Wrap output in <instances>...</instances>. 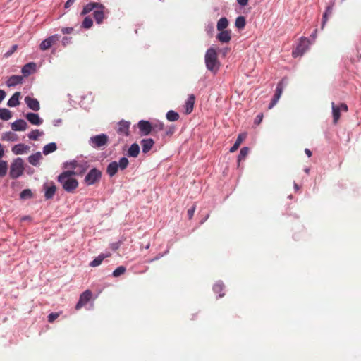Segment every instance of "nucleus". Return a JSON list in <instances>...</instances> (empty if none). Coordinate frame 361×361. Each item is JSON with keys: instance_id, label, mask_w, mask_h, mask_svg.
Wrapping results in <instances>:
<instances>
[{"instance_id": "1", "label": "nucleus", "mask_w": 361, "mask_h": 361, "mask_svg": "<svg viewBox=\"0 0 361 361\" xmlns=\"http://www.w3.org/2000/svg\"><path fill=\"white\" fill-rule=\"evenodd\" d=\"M207 68L216 73L220 68V62L218 60L216 51L213 47L207 49L204 56Z\"/></svg>"}, {"instance_id": "2", "label": "nucleus", "mask_w": 361, "mask_h": 361, "mask_svg": "<svg viewBox=\"0 0 361 361\" xmlns=\"http://www.w3.org/2000/svg\"><path fill=\"white\" fill-rule=\"evenodd\" d=\"M23 160L18 157L11 164L10 176L11 178L16 179L23 174Z\"/></svg>"}, {"instance_id": "3", "label": "nucleus", "mask_w": 361, "mask_h": 361, "mask_svg": "<svg viewBox=\"0 0 361 361\" xmlns=\"http://www.w3.org/2000/svg\"><path fill=\"white\" fill-rule=\"evenodd\" d=\"M109 137L105 134H100L90 137L89 143L94 148H101L107 145Z\"/></svg>"}, {"instance_id": "4", "label": "nucleus", "mask_w": 361, "mask_h": 361, "mask_svg": "<svg viewBox=\"0 0 361 361\" xmlns=\"http://www.w3.org/2000/svg\"><path fill=\"white\" fill-rule=\"evenodd\" d=\"M58 181L61 183L63 188L68 192H72L78 186V180L73 178H66L63 180L58 178Z\"/></svg>"}, {"instance_id": "5", "label": "nucleus", "mask_w": 361, "mask_h": 361, "mask_svg": "<svg viewBox=\"0 0 361 361\" xmlns=\"http://www.w3.org/2000/svg\"><path fill=\"white\" fill-rule=\"evenodd\" d=\"M102 176V173L99 170L94 168L92 169L85 178V182L87 185H93L98 182Z\"/></svg>"}, {"instance_id": "6", "label": "nucleus", "mask_w": 361, "mask_h": 361, "mask_svg": "<svg viewBox=\"0 0 361 361\" xmlns=\"http://www.w3.org/2000/svg\"><path fill=\"white\" fill-rule=\"evenodd\" d=\"M308 45L309 40L307 38L301 39L295 49L293 51V56L296 58L302 56L307 51Z\"/></svg>"}, {"instance_id": "7", "label": "nucleus", "mask_w": 361, "mask_h": 361, "mask_svg": "<svg viewBox=\"0 0 361 361\" xmlns=\"http://www.w3.org/2000/svg\"><path fill=\"white\" fill-rule=\"evenodd\" d=\"M285 81V78H283L278 84L276 89V92L271 99V102H270L269 105V109H272L278 102L279 99H280L282 92H283V82Z\"/></svg>"}, {"instance_id": "8", "label": "nucleus", "mask_w": 361, "mask_h": 361, "mask_svg": "<svg viewBox=\"0 0 361 361\" xmlns=\"http://www.w3.org/2000/svg\"><path fill=\"white\" fill-rule=\"evenodd\" d=\"M137 127L143 135H149L153 130L152 124L150 122L145 120H141L137 123Z\"/></svg>"}, {"instance_id": "9", "label": "nucleus", "mask_w": 361, "mask_h": 361, "mask_svg": "<svg viewBox=\"0 0 361 361\" xmlns=\"http://www.w3.org/2000/svg\"><path fill=\"white\" fill-rule=\"evenodd\" d=\"M92 295V292L89 290H87L85 292H83L80 295L79 301L75 305V309L78 310L81 309L83 306H85L90 300Z\"/></svg>"}, {"instance_id": "10", "label": "nucleus", "mask_w": 361, "mask_h": 361, "mask_svg": "<svg viewBox=\"0 0 361 361\" xmlns=\"http://www.w3.org/2000/svg\"><path fill=\"white\" fill-rule=\"evenodd\" d=\"M130 123L126 121H121L118 123V128L116 132L119 134L124 135L126 136L129 135V128Z\"/></svg>"}, {"instance_id": "11", "label": "nucleus", "mask_w": 361, "mask_h": 361, "mask_svg": "<svg viewBox=\"0 0 361 361\" xmlns=\"http://www.w3.org/2000/svg\"><path fill=\"white\" fill-rule=\"evenodd\" d=\"M25 102L26 103V104L29 107V109H30L33 111H39L40 109L39 102L35 98H32L29 96H27L25 98Z\"/></svg>"}, {"instance_id": "12", "label": "nucleus", "mask_w": 361, "mask_h": 361, "mask_svg": "<svg viewBox=\"0 0 361 361\" xmlns=\"http://www.w3.org/2000/svg\"><path fill=\"white\" fill-rule=\"evenodd\" d=\"M216 39L222 43H228L231 39V30H226L219 31L216 35Z\"/></svg>"}, {"instance_id": "13", "label": "nucleus", "mask_w": 361, "mask_h": 361, "mask_svg": "<svg viewBox=\"0 0 361 361\" xmlns=\"http://www.w3.org/2000/svg\"><path fill=\"white\" fill-rule=\"evenodd\" d=\"M104 9L105 7L104 5L101 4V7H98L94 11V18L97 24H101L103 22V20L105 18L104 15Z\"/></svg>"}, {"instance_id": "14", "label": "nucleus", "mask_w": 361, "mask_h": 361, "mask_svg": "<svg viewBox=\"0 0 361 361\" xmlns=\"http://www.w3.org/2000/svg\"><path fill=\"white\" fill-rule=\"evenodd\" d=\"M25 118L32 125L40 126L43 123V120L37 114L27 113Z\"/></svg>"}, {"instance_id": "15", "label": "nucleus", "mask_w": 361, "mask_h": 361, "mask_svg": "<svg viewBox=\"0 0 361 361\" xmlns=\"http://www.w3.org/2000/svg\"><path fill=\"white\" fill-rule=\"evenodd\" d=\"M27 124L23 119L16 120L11 124V128L15 131H24L27 129Z\"/></svg>"}, {"instance_id": "16", "label": "nucleus", "mask_w": 361, "mask_h": 361, "mask_svg": "<svg viewBox=\"0 0 361 361\" xmlns=\"http://www.w3.org/2000/svg\"><path fill=\"white\" fill-rule=\"evenodd\" d=\"M195 101V97L194 94H191L188 96V99L185 102V111L186 114H190L194 108V104Z\"/></svg>"}, {"instance_id": "17", "label": "nucleus", "mask_w": 361, "mask_h": 361, "mask_svg": "<svg viewBox=\"0 0 361 361\" xmlns=\"http://www.w3.org/2000/svg\"><path fill=\"white\" fill-rule=\"evenodd\" d=\"M140 143L142 149V152L146 154L151 150L154 144V142L152 138H147L143 139Z\"/></svg>"}, {"instance_id": "18", "label": "nucleus", "mask_w": 361, "mask_h": 361, "mask_svg": "<svg viewBox=\"0 0 361 361\" xmlns=\"http://www.w3.org/2000/svg\"><path fill=\"white\" fill-rule=\"evenodd\" d=\"M98 7H101V4L97 2H90L84 6L80 14L82 16H85L92 11L96 10Z\"/></svg>"}, {"instance_id": "19", "label": "nucleus", "mask_w": 361, "mask_h": 361, "mask_svg": "<svg viewBox=\"0 0 361 361\" xmlns=\"http://www.w3.org/2000/svg\"><path fill=\"white\" fill-rule=\"evenodd\" d=\"M140 153V147L138 144L133 143L130 145L128 150V156L131 157H137Z\"/></svg>"}, {"instance_id": "20", "label": "nucleus", "mask_w": 361, "mask_h": 361, "mask_svg": "<svg viewBox=\"0 0 361 361\" xmlns=\"http://www.w3.org/2000/svg\"><path fill=\"white\" fill-rule=\"evenodd\" d=\"M29 147L24 144H18L13 147L12 152L15 154H22L27 152Z\"/></svg>"}, {"instance_id": "21", "label": "nucleus", "mask_w": 361, "mask_h": 361, "mask_svg": "<svg viewBox=\"0 0 361 361\" xmlns=\"http://www.w3.org/2000/svg\"><path fill=\"white\" fill-rule=\"evenodd\" d=\"M23 77L20 75H12L11 76L7 82L6 85L8 87H13L22 82Z\"/></svg>"}, {"instance_id": "22", "label": "nucleus", "mask_w": 361, "mask_h": 361, "mask_svg": "<svg viewBox=\"0 0 361 361\" xmlns=\"http://www.w3.org/2000/svg\"><path fill=\"white\" fill-rule=\"evenodd\" d=\"M118 164L116 161L111 162L106 168V173L109 175V176H114L118 170Z\"/></svg>"}, {"instance_id": "23", "label": "nucleus", "mask_w": 361, "mask_h": 361, "mask_svg": "<svg viewBox=\"0 0 361 361\" xmlns=\"http://www.w3.org/2000/svg\"><path fill=\"white\" fill-rule=\"evenodd\" d=\"M20 93L19 92H15L8 101L7 105L10 107H15L19 105V98Z\"/></svg>"}, {"instance_id": "24", "label": "nucleus", "mask_w": 361, "mask_h": 361, "mask_svg": "<svg viewBox=\"0 0 361 361\" xmlns=\"http://www.w3.org/2000/svg\"><path fill=\"white\" fill-rule=\"evenodd\" d=\"M56 191V185L52 183L51 186H45L44 197L47 200L51 199L55 195Z\"/></svg>"}, {"instance_id": "25", "label": "nucleus", "mask_w": 361, "mask_h": 361, "mask_svg": "<svg viewBox=\"0 0 361 361\" xmlns=\"http://www.w3.org/2000/svg\"><path fill=\"white\" fill-rule=\"evenodd\" d=\"M111 256V254L110 253H107V254H101L99 255L98 257H97L94 260H92L90 265L91 267H97L99 265H100L102 262V261L106 258V257H109Z\"/></svg>"}, {"instance_id": "26", "label": "nucleus", "mask_w": 361, "mask_h": 361, "mask_svg": "<svg viewBox=\"0 0 361 361\" xmlns=\"http://www.w3.org/2000/svg\"><path fill=\"white\" fill-rule=\"evenodd\" d=\"M246 138V134H240L238 135L236 140H235V142L234 143V145L231 147V148L230 149V152H235L239 146L240 145V144L242 143V142Z\"/></svg>"}, {"instance_id": "27", "label": "nucleus", "mask_w": 361, "mask_h": 361, "mask_svg": "<svg viewBox=\"0 0 361 361\" xmlns=\"http://www.w3.org/2000/svg\"><path fill=\"white\" fill-rule=\"evenodd\" d=\"M36 65L35 63H29L25 64L22 68V73L26 76L31 74L35 70Z\"/></svg>"}, {"instance_id": "28", "label": "nucleus", "mask_w": 361, "mask_h": 361, "mask_svg": "<svg viewBox=\"0 0 361 361\" xmlns=\"http://www.w3.org/2000/svg\"><path fill=\"white\" fill-rule=\"evenodd\" d=\"M42 158V157L41 153L37 152L34 154L30 155L28 157V161L30 164L36 166L39 164V162Z\"/></svg>"}, {"instance_id": "29", "label": "nucleus", "mask_w": 361, "mask_h": 361, "mask_svg": "<svg viewBox=\"0 0 361 361\" xmlns=\"http://www.w3.org/2000/svg\"><path fill=\"white\" fill-rule=\"evenodd\" d=\"M228 26V20L226 17L221 18L216 25L218 31L226 30L225 29Z\"/></svg>"}, {"instance_id": "30", "label": "nucleus", "mask_w": 361, "mask_h": 361, "mask_svg": "<svg viewBox=\"0 0 361 361\" xmlns=\"http://www.w3.org/2000/svg\"><path fill=\"white\" fill-rule=\"evenodd\" d=\"M333 6H334V3H332L331 5L328 6L326 7V11H325V12H324V13L323 14V16H322V28L324 27L325 23L328 20L329 16L331 15L332 11H333Z\"/></svg>"}, {"instance_id": "31", "label": "nucleus", "mask_w": 361, "mask_h": 361, "mask_svg": "<svg viewBox=\"0 0 361 361\" xmlns=\"http://www.w3.org/2000/svg\"><path fill=\"white\" fill-rule=\"evenodd\" d=\"M332 107V114L334 118V123H336L340 118L341 116V110L338 107L334 104V102H331Z\"/></svg>"}, {"instance_id": "32", "label": "nucleus", "mask_w": 361, "mask_h": 361, "mask_svg": "<svg viewBox=\"0 0 361 361\" xmlns=\"http://www.w3.org/2000/svg\"><path fill=\"white\" fill-rule=\"evenodd\" d=\"M56 149H57L56 144L55 142H50L44 147L43 153H44V154L47 155V154L56 151Z\"/></svg>"}, {"instance_id": "33", "label": "nucleus", "mask_w": 361, "mask_h": 361, "mask_svg": "<svg viewBox=\"0 0 361 361\" xmlns=\"http://www.w3.org/2000/svg\"><path fill=\"white\" fill-rule=\"evenodd\" d=\"M1 139L2 140L14 142L18 140V137L16 134L12 132H7L2 135Z\"/></svg>"}, {"instance_id": "34", "label": "nucleus", "mask_w": 361, "mask_h": 361, "mask_svg": "<svg viewBox=\"0 0 361 361\" xmlns=\"http://www.w3.org/2000/svg\"><path fill=\"white\" fill-rule=\"evenodd\" d=\"M224 289V285L221 282H217L213 286L214 291L216 293H219V298H221L224 295V293H223Z\"/></svg>"}, {"instance_id": "35", "label": "nucleus", "mask_w": 361, "mask_h": 361, "mask_svg": "<svg viewBox=\"0 0 361 361\" xmlns=\"http://www.w3.org/2000/svg\"><path fill=\"white\" fill-rule=\"evenodd\" d=\"M12 117L11 111L7 109H0V118L4 121H8Z\"/></svg>"}, {"instance_id": "36", "label": "nucleus", "mask_w": 361, "mask_h": 361, "mask_svg": "<svg viewBox=\"0 0 361 361\" xmlns=\"http://www.w3.org/2000/svg\"><path fill=\"white\" fill-rule=\"evenodd\" d=\"M166 117L169 121H176L179 119L180 116L177 112L170 110L166 113Z\"/></svg>"}, {"instance_id": "37", "label": "nucleus", "mask_w": 361, "mask_h": 361, "mask_svg": "<svg viewBox=\"0 0 361 361\" xmlns=\"http://www.w3.org/2000/svg\"><path fill=\"white\" fill-rule=\"evenodd\" d=\"M246 25V20L244 16H238L235 19V25L238 29H243Z\"/></svg>"}, {"instance_id": "38", "label": "nucleus", "mask_w": 361, "mask_h": 361, "mask_svg": "<svg viewBox=\"0 0 361 361\" xmlns=\"http://www.w3.org/2000/svg\"><path fill=\"white\" fill-rule=\"evenodd\" d=\"M8 171V164L7 161L4 160H0V177L3 178L6 175Z\"/></svg>"}, {"instance_id": "39", "label": "nucleus", "mask_w": 361, "mask_h": 361, "mask_svg": "<svg viewBox=\"0 0 361 361\" xmlns=\"http://www.w3.org/2000/svg\"><path fill=\"white\" fill-rule=\"evenodd\" d=\"M43 132L39 131V130H32L29 134L28 137L32 140H37L39 137L43 135Z\"/></svg>"}, {"instance_id": "40", "label": "nucleus", "mask_w": 361, "mask_h": 361, "mask_svg": "<svg viewBox=\"0 0 361 361\" xmlns=\"http://www.w3.org/2000/svg\"><path fill=\"white\" fill-rule=\"evenodd\" d=\"M75 174L76 172L74 170H68L61 173L58 177L59 179L63 180L66 178H72L71 176Z\"/></svg>"}, {"instance_id": "41", "label": "nucleus", "mask_w": 361, "mask_h": 361, "mask_svg": "<svg viewBox=\"0 0 361 361\" xmlns=\"http://www.w3.org/2000/svg\"><path fill=\"white\" fill-rule=\"evenodd\" d=\"M93 25V20L90 16H87L84 18L82 27L85 29L90 28Z\"/></svg>"}, {"instance_id": "42", "label": "nucleus", "mask_w": 361, "mask_h": 361, "mask_svg": "<svg viewBox=\"0 0 361 361\" xmlns=\"http://www.w3.org/2000/svg\"><path fill=\"white\" fill-rule=\"evenodd\" d=\"M249 152V148L247 147H244L241 148L240 151V154L238 157V161H240L242 160H244L245 157L247 156Z\"/></svg>"}, {"instance_id": "43", "label": "nucleus", "mask_w": 361, "mask_h": 361, "mask_svg": "<svg viewBox=\"0 0 361 361\" xmlns=\"http://www.w3.org/2000/svg\"><path fill=\"white\" fill-rule=\"evenodd\" d=\"M126 267H123V266H119L118 267H117L114 271H113V274L112 275L114 276V277H118L120 276L121 275L123 274L125 272H126Z\"/></svg>"}, {"instance_id": "44", "label": "nucleus", "mask_w": 361, "mask_h": 361, "mask_svg": "<svg viewBox=\"0 0 361 361\" xmlns=\"http://www.w3.org/2000/svg\"><path fill=\"white\" fill-rule=\"evenodd\" d=\"M128 164H129V161H128V159L126 157L121 158L119 159V162L118 163V167L121 170H124L125 169H126L127 166H128Z\"/></svg>"}, {"instance_id": "45", "label": "nucleus", "mask_w": 361, "mask_h": 361, "mask_svg": "<svg viewBox=\"0 0 361 361\" xmlns=\"http://www.w3.org/2000/svg\"><path fill=\"white\" fill-rule=\"evenodd\" d=\"M32 197V192L30 189H25L20 194V197L21 199H29L31 198Z\"/></svg>"}, {"instance_id": "46", "label": "nucleus", "mask_w": 361, "mask_h": 361, "mask_svg": "<svg viewBox=\"0 0 361 361\" xmlns=\"http://www.w3.org/2000/svg\"><path fill=\"white\" fill-rule=\"evenodd\" d=\"M51 47V45L50 44V42L49 41V39L47 38L45 39L44 40H43L40 45H39V48L42 51H45V50H47L49 49L50 47Z\"/></svg>"}, {"instance_id": "47", "label": "nucleus", "mask_w": 361, "mask_h": 361, "mask_svg": "<svg viewBox=\"0 0 361 361\" xmlns=\"http://www.w3.org/2000/svg\"><path fill=\"white\" fill-rule=\"evenodd\" d=\"M153 130L152 131L157 133L159 131H161L164 129V125L163 123H158L152 125Z\"/></svg>"}, {"instance_id": "48", "label": "nucleus", "mask_w": 361, "mask_h": 361, "mask_svg": "<svg viewBox=\"0 0 361 361\" xmlns=\"http://www.w3.org/2000/svg\"><path fill=\"white\" fill-rule=\"evenodd\" d=\"M60 36L59 35H54L50 37H49L47 39L50 42V44L52 46L54 44H55L56 42L59 40Z\"/></svg>"}, {"instance_id": "49", "label": "nucleus", "mask_w": 361, "mask_h": 361, "mask_svg": "<svg viewBox=\"0 0 361 361\" xmlns=\"http://www.w3.org/2000/svg\"><path fill=\"white\" fill-rule=\"evenodd\" d=\"M59 316V313H51L49 316H48V322H50V323H52L54 321H55Z\"/></svg>"}, {"instance_id": "50", "label": "nucleus", "mask_w": 361, "mask_h": 361, "mask_svg": "<svg viewBox=\"0 0 361 361\" xmlns=\"http://www.w3.org/2000/svg\"><path fill=\"white\" fill-rule=\"evenodd\" d=\"M196 209V206L193 205L190 209H188L187 214L189 219H191L194 215V213Z\"/></svg>"}, {"instance_id": "51", "label": "nucleus", "mask_w": 361, "mask_h": 361, "mask_svg": "<svg viewBox=\"0 0 361 361\" xmlns=\"http://www.w3.org/2000/svg\"><path fill=\"white\" fill-rule=\"evenodd\" d=\"M73 31V27H63L61 29V32L63 34H71Z\"/></svg>"}, {"instance_id": "52", "label": "nucleus", "mask_w": 361, "mask_h": 361, "mask_svg": "<svg viewBox=\"0 0 361 361\" xmlns=\"http://www.w3.org/2000/svg\"><path fill=\"white\" fill-rule=\"evenodd\" d=\"M77 166V161H73L70 163H66L65 167L66 168H70L71 169H75Z\"/></svg>"}, {"instance_id": "53", "label": "nucleus", "mask_w": 361, "mask_h": 361, "mask_svg": "<svg viewBox=\"0 0 361 361\" xmlns=\"http://www.w3.org/2000/svg\"><path fill=\"white\" fill-rule=\"evenodd\" d=\"M71 37H64L63 39H62V44L66 47L67 44H70L71 43Z\"/></svg>"}, {"instance_id": "54", "label": "nucleus", "mask_w": 361, "mask_h": 361, "mask_svg": "<svg viewBox=\"0 0 361 361\" xmlns=\"http://www.w3.org/2000/svg\"><path fill=\"white\" fill-rule=\"evenodd\" d=\"M337 106L341 110V111H343L344 112H347L348 110V106L344 103H341Z\"/></svg>"}, {"instance_id": "55", "label": "nucleus", "mask_w": 361, "mask_h": 361, "mask_svg": "<svg viewBox=\"0 0 361 361\" xmlns=\"http://www.w3.org/2000/svg\"><path fill=\"white\" fill-rule=\"evenodd\" d=\"M175 132V128L171 126L169 128L168 130L166 132V135H172Z\"/></svg>"}, {"instance_id": "56", "label": "nucleus", "mask_w": 361, "mask_h": 361, "mask_svg": "<svg viewBox=\"0 0 361 361\" xmlns=\"http://www.w3.org/2000/svg\"><path fill=\"white\" fill-rule=\"evenodd\" d=\"M18 46L17 45H13L12 46V49L10 51H8L6 54V56H11L17 49Z\"/></svg>"}, {"instance_id": "57", "label": "nucleus", "mask_w": 361, "mask_h": 361, "mask_svg": "<svg viewBox=\"0 0 361 361\" xmlns=\"http://www.w3.org/2000/svg\"><path fill=\"white\" fill-rule=\"evenodd\" d=\"M236 1L240 6H245L248 3V0H236Z\"/></svg>"}, {"instance_id": "58", "label": "nucleus", "mask_w": 361, "mask_h": 361, "mask_svg": "<svg viewBox=\"0 0 361 361\" xmlns=\"http://www.w3.org/2000/svg\"><path fill=\"white\" fill-rule=\"evenodd\" d=\"M6 97V92L3 90H0V103Z\"/></svg>"}, {"instance_id": "59", "label": "nucleus", "mask_w": 361, "mask_h": 361, "mask_svg": "<svg viewBox=\"0 0 361 361\" xmlns=\"http://www.w3.org/2000/svg\"><path fill=\"white\" fill-rule=\"evenodd\" d=\"M75 1L73 0H68L66 3L65 4V8H69Z\"/></svg>"}, {"instance_id": "60", "label": "nucleus", "mask_w": 361, "mask_h": 361, "mask_svg": "<svg viewBox=\"0 0 361 361\" xmlns=\"http://www.w3.org/2000/svg\"><path fill=\"white\" fill-rule=\"evenodd\" d=\"M262 118H263V115H262V114H259V115H257V118H256V121H255V122H256L257 124H259V123L262 121Z\"/></svg>"}, {"instance_id": "61", "label": "nucleus", "mask_w": 361, "mask_h": 361, "mask_svg": "<svg viewBox=\"0 0 361 361\" xmlns=\"http://www.w3.org/2000/svg\"><path fill=\"white\" fill-rule=\"evenodd\" d=\"M4 150L1 144H0V159L4 156Z\"/></svg>"}, {"instance_id": "62", "label": "nucleus", "mask_w": 361, "mask_h": 361, "mask_svg": "<svg viewBox=\"0 0 361 361\" xmlns=\"http://www.w3.org/2000/svg\"><path fill=\"white\" fill-rule=\"evenodd\" d=\"M305 152L308 156V157L312 156V152L309 149H305Z\"/></svg>"}, {"instance_id": "63", "label": "nucleus", "mask_w": 361, "mask_h": 361, "mask_svg": "<svg viewBox=\"0 0 361 361\" xmlns=\"http://www.w3.org/2000/svg\"><path fill=\"white\" fill-rule=\"evenodd\" d=\"M213 29H214V27L212 25L209 26L208 28V32H212Z\"/></svg>"}, {"instance_id": "64", "label": "nucleus", "mask_w": 361, "mask_h": 361, "mask_svg": "<svg viewBox=\"0 0 361 361\" xmlns=\"http://www.w3.org/2000/svg\"><path fill=\"white\" fill-rule=\"evenodd\" d=\"M27 219H30V216H24L22 218V220H27Z\"/></svg>"}]
</instances>
